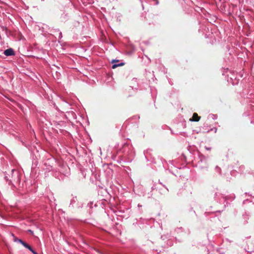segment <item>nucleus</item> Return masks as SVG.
Instances as JSON below:
<instances>
[{
	"instance_id": "obj_4",
	"label": "nucleus",
	"mask_w": 254,
	"mask_h": 254,
	"mask_svg": "<svg viewBox=\"0 0 254 254\" xmlns=\"http://www.w3.org/2000/svg\"><path fill=\"white\" fill-rule=\"evenodd\" d=\"M18 242L20 243L24 247L27 248L31 252H32L33 250L30 246L23 242L22 240H18Z\"/></svg>"
},
{
	"instance_id": "obj_2",
	"label": "nucleus",
	"mask_w": 254,
	"mask_h": 254,
	"mask_svg": "<svg viewBox=\"0 0 254 254\" xmlns=\"http://www.w3.org/2000/svg\"><path fill=\"white\" fill-rule=\"evenodd\" d=\"M200 117L198 116L197 113H194L193 114L192 117L190 120V121L198 122L199 121Z\"/></svg>"
},
{
	"instance_id": "obj_1",
	"label": "nucleus",
	"mask_w": 254,
	"mask_h": 254,
	"mask_svg": "<svg viewBox=\"0 0 254 254\" xmlns=\"http://www.w3.org/2000/svg\"><path fill=\"white\" fill-rule=\"evenodd\" d=\"M4 54L6 56L14 55V51L11 48L8 49L4 51Z\"/></svg>"
},
{
	"instance_id": "obj_5",
	"label": "nucleus",
	"mask_w": 254,
	"mask_h": 254,
	"mask_svg": "<svg viewBox=\"0 0 254 254\" xmlns=\"http://www.w3.org/2000/svg\"><path fill=\"white\" fill-rule=\"evenodd\" d=\"M124 64H125L124 63H121L119 64H115L112 65V68L115 69L118 66H123Z\"/></svg>"
},
{
	"instance_id": "obj_7",
	"label": "nucleus",
	"mask_w": 254,
	"mask_h": 254,
	"mask_svg": "<svg viewBox=\"0 0 254 254\" xmlns=\"http://www.w3.org/2000/svg\"><path fill=\"white\" fill-rule=\"evenodd\" d=\"M33 254H38L37 253H36L34 250H33L31 252Z\"/></svg>"
},
{
	"instance_id": "obj_6",
	"label": "nucleus",
	"mask_w": 254,
	"mask_h": 254,
	"mask_svg": "<svg viewBox=\"0 0 254 254\" xmlns=\"http://www.w3.org/2000/svg\"><path fill=\"white\" fill-rule=\"evenodd\" d=\"M13 237L14 238V240L15 242H18V240H19V239L15 237L13 235Z\"/></svg>"
},
{
	"instance_id": "obj_3",
	"label": "nucleus",
	"mask_w": 254,
	"mask_h": 254,
	"mask_svg": "<svg viewBox=\"0 0 254 254\" xmlns=\"http://www.w3.org/2000/svg\"><path fill=\"white\" fill-rule=\"evenodd\" d=\"M18 242L20 243L24 247L27 248L31 252H32L33 250L30 246L23 242L22 240H18Z\"/></svg>"
}]
</instances>
